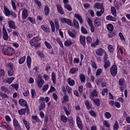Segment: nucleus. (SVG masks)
Returning <instances> with one entry per match:
<instances>
[{
  "label": "nucleus",
  "instance_id": "nucleus-21",
  "mask_svg": "<svg viewBox=\"0 0 130 130\" xmlns=\"http://www.w3.org/2000/svg\"><path fill=\"white\" fill-rule=\"evenodd\" d=\"M79 70V68L77 67H73L71 68L69 71V73L70 74H72V75H75L77 72H78V70Z\"/></svg>",
  "mask_w": 130,
  "mask_h": 130
},
{
  "label": "nucleus",
  "instance_id": "nucleus-47",
  "mask_svg": "<svg viewBox=\"0 0 130 130\" xmlns=\"http://www.w3.org/2000/svg\"><path fill=\"white\" fill-rule=\"evenodd\" d=\"M44 43L47 48H48V49H51V48H52L51 44H50V43H49L48 42L45 41Z\"/></svg>",
  "mask_w": 130,
  "mask_h": 130
},
{
  "label": "nucleus",
  "instance_id": "nucleus-25",
  "mask_svg": "<svg viewBox=\"0 0 130 130\" xmlns=\"http://www.w3.org/2000/svg\"><path fill=\"white\" fill-rule=\"evenodd\" d=\"M19 103L21 106H27V102L24 99H20L19 100Z\"/></svg>",
  "mask_w": 130,
  "mask_h": 130
},
{
  "label": "nucleus",
  "instance_id": "nucleus-58",
  "mask_svg": "<svg viewBox=\"0 0 130 130\" xmlns=\"http://www.w3.org/2000/svg\"><path fill=\"white\" fill-rule=\"evenodd\" d=\"M102 72H103V70H102V69H98L95 73V76L100 75L102 73Z\"/></svg>",
  "mask_w": 130,
  "mask_h": 130
},
{
  "label": "nucleus",
  "instance_id": "nucleus-7",
  "mask_svg": "<svg viewBox=\"0 0 130 130\" xmlns=\"http://www.w3.org/2000/svg\"><path fill=\"white\" fill-rule=\"evenodd\" d=\"M110 72L113 77H115V76H116L117 74V67L116 66L114 65L111 67Z\"/></svg>",
  "mask_w": 130,
  "mask_h": 130
},
{
  "label": "nucleus",
  "instance_id": "nucleus-57",
  "mask_svg": "<svg viewBox=\"0 0 130 130\" xmlns=\"http://www.w3.org/2000/svg\"><path fill=\"white\" fill-rule=\"evenodd\" d=\"M119 36L120 38L121 41H125V38H124V37L123 36V34H122V33L119 32Z\"/></svg>",
  "mask_w": 130,
  "mask_h": 130
},
{
  "label": "nucleus",
  "instance_id": "nucleus-35",
  "mask_svg": "<svg viewBox=\"0 0 130 130\" xmlns=\"http://www.w3.org/2000/svg\"><path fill=\"white\" fill-rule=\"evenodd\" d=\"M50 100V98L49 97L46 96L45 99L44 98L41 96L40 98V101H45L46 103L48 102Z\"/></svg>",
  "mask_w": 130,
  "mask_h": 130
},
{
  "label": "nucleus",
  "instance_id": "nucleus-46",
  "mask_svg": "<svg viewBox=\"0 0 130 130\" xmlns=\"http://www.w3.org/2000/svg\"><path fill=\"white\" fill-rule=\"evenodd\" d=\"M14 69L8 70V75L9 77H12L14 75Z\"/></svg>",
  "mask_w": 130,
  "mask_h": 130
},
{
  "label": "nucleus",
  "instance_id": "nucleus-28",
  "mask_svg": "<svg viewBox=\"0 0 130 130\" xmlns=\"http://www.w3.org/2000/svg\"><path fill=\"white\" fill-rule=\"evenodd\" d=\"M79 78L82 83H85V81L86 80V77H85V75H84L83 73L80 74Z\"/></svg>",
  "mask_w": 130,
  "mask_h": 130
},
{
  "label": "nucleus",
  "instance_id": "nucleus-51",
  "mask_svg": "<svg viewBox=\"0 0 130 130\" xmlns=\"http://www.w3.org/2000/svg\"><path fill=\"white\" fill-rule=\"evenodd\" d=\"M27 20L31 22V24H36V21H35V19L32 17H28Z\"/></svg>",
  "mask_w": 130,
  "mask_h": 130
},
{
  "label": "nucleus",
  "instance_id": "nucleus-54",
  "mask_svg": "<svg viewBox=\"0 0 130 130\" xmlns=\"http://www.w3.org/2000/svg\"><path fill=\"white\" fill-rule=\"evenodd\" d=\"M61 120L65 123L67 122V121H68V118L64 115L61 116Z\"/></svg>",
  "mask_w": 130,
  "mask_h": 130
},
{
  "label": "nucleus",
  "instance_id": "nucleus-18",
  "mask_svg": "<svg viewBox=\"0 0 130 130\" xmlns=\"http://www.w3.org/2000/svg\"><path fill=\"white\" fill-rule=\"evenodd\" d=\"M4 12L5 16L6 17H9L11 15V12L9 10V9L7 8L6 6H4Z\"/></svg>",
  "mask_w": 130,
  "mask_h": 130
},
{
  "label": "nucleus",
  "instance_id": "nucleus-38",
  "mask_svg": "<svg viewBox=\"0 0 130 130\" xmlns=\"http://www.w3.org/2000/svg\"><path fill=\"white\" fill-rule=\"evenodd\" d=\"M99 42H100L99 40L97 39L94 42L92 43L91 44V47H95V46H97V45H99Z\"/></svg>",
  "mask_w": 130,
  "mask_h": 130
},
{
  "label": "nucleus",
  "instance_id": "nucleus-17",
  "mask_svg": "<svg viewBox=\"0 0 130 130\" xmlns=\"http://www.w3.org/2000/svg\"><path fill=\"white\" fill-rule=\"evenodd\" d=\"M74 17L78 20L80 22V24H82L83 23V19L82 18V16L78 13H75L74 14Z\"/></svg>",
  "mask_w": 130,
  "mask_h": 130
},
{
  "label": "nucleus",
  "instance_id": "nucleus-39",
  "mask_svg": "<svg viewBox=\"0 0 130 130\" xmlns=\"http://www.w3.org/2000/svg\"><path fill=\"white\" fill-rule=\"evenodd\" d=\"M69 121L70 125L73 127V126H74L75 125V121H74L73 117H70L69 119Z\"/></svg>",
  "mask_w": 130,
  "mask_h": 130
},
{
  "label": "nucleus",
  "instance_id": "nucleus-56",
  "mask_svg": "<svg viewBox=\"0 0 130 130\" xmlns=\"http://www.w3.org/2000/svg\"><path fill=\"white\" fill-rule=\"evenodd\" d=\"M31 118L34 120H35L36 121H37V122H39V118H38V116L37 115H36V116L32 115L31 116Z\"/></svg>",
  "mask_w": 130,
  "mask_h": 130
},
{
  "label": "nucleus",
  "instance_id": "nucleus-49",
  "mask_svg": "<svg viewBox=\"0 0 130 130\" xmlns=\"http://www.w3.org/2000/svg\"><path fill=\"white\" fill-rule=\"evenodd\" d=\"M20 115H23L26 113V109H21L18 111Z\"/></svg>",
  "mask_w": 130,
  "mask_h": 130
},
{
  "label": "nucleus",
  "instance_id": "nucleus-19",
  "mask_svg": "<svg viewBox=\"0 0 130 130\" xmlns=\"http://www.w3.org/2000/svg\"><path fill=\"white\" fill-rule=\"evenodd\" d=\"M13 124L15 128H20V125L19 124V122H18V120L17 119H13Z\"/></svg>",
  "mask_w": 130,
  "mask_h": 130
},
{
  "label": "nucleus",
  "instance_id": "nucleus-29",
  "mask_svg": "<svg viewBox=\"0 0 130 130\" xmlns=\"http://www.w3.org/2000/svg\"><path fill=\"white\" fill-rule=\"evenodd\" d=\"M68 82L69 85H70V86H71V87H73V86L75 85V80H74V79L68 78Z\"/></svg>",
  "mask_w": 130,
  "mask_h": 130
},
{
  "label": "nucleus",
  "instance_id": "nucleus-23",
  "mask_svg": "<svg viewBox=\"0 0 130 130\" xmlns=\"http://www.w3.org/2000/svg\"><path fill=\"white\" fill-rule=\"evenodd\" d=\"M106 19L108 21H113V22H116V18L113 17L111 15H108V16H106Z\"/></svg>",
  "mask_w": 130,
  "mask_h": 130
},
{
  "label": "nucleus",
  "instance_id": "nucleus-9",
  "mask_svg": "<svg viewBox=\"0 0 130 130\" xmlns=\"http://www.w3.org/2000/svg\"><path fill=\"white\" fill-rule=\"evenodd\" d=\"M93 8L94 9H97V10H104V6L103 4L100 3H95Z\"/></svg>",
  "mask_w": 130,
  "mask_h": 130
},
{
  "label": "nucleus",
  "instance_id": "nucleus-31",
  "mask_svg": "<svg viewBox=\"0 0 130 130\" xmlns=\"http://www.w3.org/2000/svg\"><path fill=\"white\" fill-rule=\"evenodd\" d=\"M41 28L42 29V30H43V31L46 32L47 33H48V32H49V27L46 26V25H42L41 26Z\"/></svg>",
  "mask_w": 130,
  "mask_h": 130
},
{
  "label": "nucleus",
  "instance_id": "nucleus-55",
  "mask_svg": "<svg viewBox=\"0 0 130 130\" xmlns=\"http://www.w3.org/2000/svg\"><path fill=\"white\" fill-rule=\"evenodd\" d=\"M107 29L109 30V31H112L113 30L114 27H113V25L111 24H109L107 26Z\"/></svg>",
  "mask_w": 130,
  "mask_h": 130
},
{
  "label": "nucleus",
  "instance_id": "nucleus-36",
  "mask_svg": "<svg viewBox=\"0 0 130 130\" xmlns=\"http://www.w3.org/2000/svg\"><path fill=\"white\" fill-rule=\"evenodd\" d=\"M6 67L8 70H14V66L12 63H6Z\"/></svg>",
  "mask_w": 130,
  "mask_h": 130
},
{
  "label": "nucleus",
  "instance_id": "nucleus-59",
  "mask_svg": "<svg viewBox=\"0 0 130 130\" xmlns=\"http://www.w3.org/2000/svg\"><path fill=\"white\" fill-rule=\"evenodd\" d=\"M64 7L65 8H66L67 10H68V11H69L70 12L72 11L73 10L72 9V7H71V5H70L69 4H68Z\"/></svg>",
  "mask_w": 130,
  "mask_h": 130
},
{
  "label": "nucleus",
  "instance_id": "nucleus-61",
  "mask_svg": "<svg viewBox=\"0 0 130 130\" xmlns=\"http://www.w3.org/2000/svg\"><path fill=\"white\" fill-rule=\"evenodd\" d=\"M11 5H12L13 10L14 11H16V10L17 9L16 7V3L13 0H11Z\"/></svg>",
  "mask_w": 130,
  "mask_h": 130
},
{
  "label": "nucleus",
  "instance_id": "nucleus-6",
  "mask_svg": "<svg viewBox=\"0 0 130 130\" xmlns=\"http://www.w3.org/2000/svg\"><path fill=\"white\" fill-rule=\"evenodd\" d=\"M4 51L6 52V53H9V54H14L16 51L14 48L13 47H8L7 48L4 49Z\"/></svg>",
  "mask_w": 130,
  "mask_h": 130
},
{
  "label": "nucleus",
  "instance_id": "nucleus-26",
  "mask_svg": "<svg viewBox=\"0 0 130 130\" xmlns=\"http://www.w3.org/2000/svg\"><path fill=\"white\" fill-rule=\"evenodd\" d=\"M51 80L53 84H55L56 83V75H55V73H54V72L52 73Z\"/></svg>",
  "mask_w": 130,
  "mask_h": 130
},
{
  "label": "nucleus",
  "instance_id": "nucleus-34",
  "mask_svg": "<svg viewBox=\"0 0 130 130\" xmlns=\"http://www.w3.org/2000/svg\"><path fill=\"white\" fill-rule=\"evenodd\" d=\"M104 14V9L101 10V11H98L96 12V15L98 17H101L102 15Z\"/></svg>",
  "mask_w": 130,
  "mask_h": 130
},
{
  "label": "nucleus",
  "instance_id": "nucleus-63",
  "mask_svg": "<svg viewBox=\"0 0 130 130\" xmlns=\"http://www.w3.org/2000/svg\"><path fill=\"white\" fill-rule=\"evenodd\" d=\"M105 115L106 118H107L108 119H109V118H110V117H111V114H110V113H109L108 112H106L105 114Z\"/></svg>",
  "mask_w": 130,
  "mask_h": 130
},
{
  "label": "nucleus",
  "instance_id": "nucleus-37",
  "mask_svg": "<svg viewBox=\"0 0 130 130\" xmlns=\"http://www.w3.org/2000/svg\"><path fill=\"white\" fill-rule=\"evenodd\" d=\"M25 60H26V56H23L22 57L20 58V59H19L18 62L19 64H22L25 62Z\"/></svg>",
  "mask_w": 130,
  "mask_h": 130
},
{
  "label": "nucleus",
  "instance_id": "nucleus-41",
  "mask_svg": "<svg viewBox=\"0 0 130 130\" xmlns=\"http://www.w3.org/2000/svg\"><path fill=\"white\" fill-rule=\"evenodd\" d=\"M44 12L45 16H47L49 14V7L48 6H45L44 8Z\"/></svg>",
  "mask_w": 130,
  "mask_h": 130
},
{
  "label": "nucleus",
  "instance_id": "nucleus-30",
  "mask_svg": "<svg viewBox=\"0 0 130 130\" xmlns=\"http://www.w3.org/2000/svg\"><path fill=\"white\" fill-rule=\"evenodd\" d=\"M68 35H69L70 37H72L73 39L76 38V32H73L71 30H68Z\"/></svg>",
  "mask_w": 130,
  "mask_h": 130
},
{
  "label": "nucleus",
  "instance_id": "nucleus-22",
  "mask_svg": "<svg viewBox=\"0 0 130 130\" xmlns=\"http://www.w3.org/2000/svg\"><path fill=\"white\" fill-rule=\"evenodd\" d=\"M26 62H27V68H28V69H31V57H30V56H27L26 59Z\"/></svg>",
  "mask_w": 130,
  "mask_h": 130
},
{
  "label": "nucleus",
  "instance_id": "nucleus-20",
  "mask_svg": "<svg viewBox=\"0 0 130 130\" xmlns=\"http://www.w3.org/2000/svg\"><path fill=\"white\" fill-rule=\"evenodd\" d=\"M15 80L14 77L8 78L3 80L5 83H9V84H11V83Z\"/></svg>",
  "mask_w": 130,
  "mask_h": 130
},
{
  "label": "nucleus",
  "instance_id": "nucleus-42",
  "mask_svg": "<svg viewBox=\"0 0 130 130\" xmlns=\"http://www.w3.org/2000/svg\"><path fill=\"white\" fill-rule=\"evenodd\" d=\"M119 128V124H118V122L117 121L115 122V123L113 125V129L114 130H117Z\"/></svg>",
  "mask_w": 130,
  "mask_h": 130
},
{
  "label": "nucleus",
  "instance_id": "nucleus-40",
  "mask_svg": "<svg viewBox=\"0 0 130 130\" xmlns=\"http://www.w3.org/2000/svg\"><path fill=\"white\" fill-rule=\"evenodd\" d=\"M56 41H57V43L60 45V47L63 48V44H62V41L59 39V38H57L56 39Z\"/></svg>",
  "mask_w": 130,
  "mask_h": 130
},
{
  "label": "nucleus",
  "instance_id": "nucleus-27",
  "mask_svg": "<svg viewBox=\"0 0 130 130\" xmlns=\"http://www.w3.org/2000/svg\"><path fill=\"white\" fill-rule=\"evenodd\" d=\"M62 103H66L69 101V96H68L66 94L64 95L63 98L61 99Z\"/></svg>",
  "mask_w": 130,
  "mask_h": 130
},
{
  "label": "nucleus",
  "instance_id": "nucleus-43",
  "mask_svg": "<svg viewBox=\"0 0 130 130\" xmlns=\"http://www.w3.org/2000/svg\"><path fill=\"white\" fill-rule=\"evenodd\" d=\"M108 49L109 52L112 53L114 51V49H115V48H114V46L110 45H109V46L108 47Z\"/></svg>",
  "mask_w": 130,
  "mask_h": 130
},
{
  "label": "nucleus",
  "instance_id": "nucleus-14",
  "mask_svg": "<svg viewBox=\"0 0 130 130\" xmlns=\"http://www.w3.org/2000/svg\"><path fill=\"white\" fill-rule=\"evenodd\" d=\"M21 17L23 20L28 18V11L26 9H24L22 12Z\"/></svg>",
  "mask_w": 130,
  "mask_h": 130
},
{
  "label": "nucleus",
  "instance_id": "nucleus-64",
  "mask_svg": "<svg viewBox=\"0 0 130 130\" xmlns=\"http://www.w3.org/2000/svg\"><path fill=\"white\" fill-rule=\"evenodd\" d=\"M89 113L91 116H93V117H96V113L93 111H89Z\"/></svg>",
  "mask_w": 130,
  "mask_h": 130
},
{
  "label": "nucleus",
  "instance_id": "nucleus-4",
  "mask_svg": "<svg viewBox=\"0 0 130 130\" xmlns=\"http://www.w3.org/2000/svg\"><path fill=\"white\" fill-rule=\"evenodd\" d=\"M37 83L38 84V86L39 88H41L42 87L43 84H44V80L42 79L41 76H39L37 79Z\"/></svg>",
  "mask_w": 130,
  "mask_h": 130
},
{
  "label": "nucleus",
  "instance_id": "nucleus-15",
  "mask_svg": "<svg viewBox=\"0 0 130 130\" xmlns=\"http://www.w3.org/2000/svg\"><path fill=\"white\" fill-rule=\"evenodd\" d=\"M57 10L58 11V12L59 14H60L61 15H63L64 11L63 9H62V7L60 5L57 4L56 5Z\"/></svg>",
  "mask_w": 130,
  "mask_h": 130
},
{
  "label": "nucleus",
  "instance_id": "nucleus-8",
  "mask_svg": "<svg viewBox=\"0 0 130 130\" xmlns=\"http://www.w3.org/2000/svg\"><path fill=\"white\" fill-rule=\"evenodd\" d=\"M3 37L4 39V40H8L9 39V36L8 35V32H7V30L6 29V27H5V26L3 27Z\"/></svg>",
  "mask_w": 130,
  "mask_h": 130
},
{
  "label": "nucleus",
  "instance_id": "nucleus-2",
  "mask_svg": "<svg viewBox=\"0 0 130 130\" xmlns=\"http://www.w3.org/2000/svg\"><path fill=\"white\" fill-rule=\"evenodd\" d=\"M119 85H120V89L122 92H123V90L125 88V80L124 79L120 78L119 79Z\"/></svg>",
  "mask_w": 130,
  "mask_h": 130
},
{
  "label": "nucleus",
  "instance_id": "nucleus-3",
  "mask_svg": "<svg viewBox=\"0 0 130 130\" xmlns=\"http://www.w3.org/2000/svg\"><path fill=\"white\" fill-rule=\"evenodd\" d=\"M76 123L79 129H82V128H83L82 120L81 119V118L79 117V116H76Z\"/></svg>",
  "mask_w": 130,
  "mask_h": 130
},
{
  "label": "nucleus",
  "instance_id": "nucleus-24",
  "mask_svg": "<svg viewBox=\"0 0 130 130\" xmlns=\"http://www.w3.org/2000/svg\"><path fill=\"white\" fill-rule=\"evenodd\" d=\"M73 44V42L70 39H68L67 40L64 41V45L65 46H71Z\"/></svg>",
  "mask_w": 130,
  "mask_h": 130
},
{
  "label": "nucleus",
  "instance_id": "nucleus-53",
  "mask_svg": "<svg viewBox=\"0 0 130 130\" xmlns=\"http://www.w3.org/2000/svg\"><path fill=\"white\" fill-rule=\"evenodd\" d=\"M73 23H74V27L75 28H79V22L77 21V20H75V19L73 20Z\"/></svg>",
  "mask_w": 130,
  "mask_h": 130
},
{
  "label": "nucleus",
  "instance_id": "nucleus-16",
  "mask_svg": "<svg viewBox=\"0 0 130 130\" xmlns=\"http://www.w3.org/2000/svg\"><path fill=\"white\" fill-rule=\"evenodd\" d=\"M98 92L95 89H94L90 94V98L91 100L94 99V96H97Z\"/></svg>",
  "mask_w": 130,
  "mask_h": 130
},
{
  "label": "nucleus",
  "instance_id": "nucleus-48",
  "mask_svg": "<svg viewBox=\"0 0 130 130\" xmlns=\"http://www.w3.org/2000/svg\"><path fill=\"white\" fill-rule=\"evenodd\" d=\"M49 87V85H48V84H46L44 85L42 89L43 92H45V91H47Z\"/></svg>",
  "mask_w": 130,
  "mask_h": 130
},
{
  "label": "nucleus",
  "instance_id": "nucleus-32",
  "mask_svg": "<svg viewBox=\"0 0 130 130\" xmlns=\"http://www.w3.org/2000/svg\"><path fill=\"white\" fill-rule=\"evenodd\" d=\"M23 123H24V125L26 127V129L27 130L30 129V125L29 124V122H28L25 119H23Z\"/></svg>",
  "mask_w": 130,
  "mask_h": 130
},
{
  "label": "nucleus",
  "instance_id": "nucleus-10",
  "mask_svg": "<svg viewBox=\"0 0 130 130\" xmlns=\"http://www.w3.org/2000/svg\"><path fill=\"white\" fill-rule=\"evenodd\" d=\"M105 51L104 49L100 48L99 49H97L96 50V54L99 56H103L104 55V53H105Z\"/></svg>",
  "mask_w": 130,
  "mask_h": 130
},
{
  "label": "nucleus",
  "instance_id": "nucleus-33",
  "mask_svg": "<svg viewBox=\"0 0 130 130\" xmlns=\"http://www.w3.org/2000/svg\"><path fill=\"white\" fill-rule=\"evenodd\" d=\"M49 23L51 25L52 32H54L55 31V26H54V23H53V21L52 20H50L49 21Z\"/></svg>",
  "mask_w": 130,
  "mask_h": 130
},
{
  "label": "nucleus",
  "instance_id": "nucleus-62",
  "mask_svg": "<svg viewBox=\"0 0 130 130\" xmlns=\"http://www.w3.org/2000/svg\"><path fill=\"white\" fill-rule=\"evenodd\" d=\"M30 93L32 98H34V96H36V91H35V89H31Z\"/></svg>",
  "mask_w": 130,
  "mask_h": 130
},
{
  "label": "nucleus",
  "instance_id": "nucleus-50",
  "mask_svg": "<svg viewBox=\"0 0 130 130\" xmlns=\"http://www.w3.org/2000/svg\"><path fill=\"white\" fill-rule=\"evenodd\" d=\"M81 32L82 33V34H88V31H87V29H86V28H85V27L82 26L81 28Z\"/></svg>",
  "mask_w": 130,
  "mask_h": 130
},
{
  "label": "nucleus",
  "instance_id": "nucleus-12",
  "mask_svg": "<svg viewBox=\"0 0 130 130\" xmlns=\"http://www.w3.org/2000/svg\"><path fill=\"white\" fill-rule=\"evenodd\" d=\"M80 44L83 45V46H86V37L81 35L79 38Z\"/></svg>",
  "mask_w": 130,
  "mask_h": 130
},
{
  "label": "nucleus",
  "instance_id": "nucleus-13",
  "mask_svg": "<svg viewBox=\"0 0 130 130\" xmlns=\"http://www.w3.org/2000/svg\"><path fill=\"white\" fill-rule=\"evenodd\" d=\"M102 20L100 18L96 17L94 21V25L95 26H101Z\"/></svg>",
  "mask_w": 130,
  "mask_h": 130
},
{
  "label": "nucleus",
  "instance_id": "nucleus-44",
  "mask_svg": "<svg viewBox=\"0 0 130 130\" xmlns=\"http://www.w3.org/2000/svg\"><path fill=\"white\" fill-rule=\"evenodd\" d=\"M111 13H112V15L114 17H116V9H115V8L112 7L111 8Z\"/></svg>",
  "mask_w": 130,
  "mask_h": 130
},
{
  "label": "nucleus",
  "instance_id": "nucleus-52",
  "mask_svg": "<svg viewBox=\"0 0 130 130\" xmlns=\"http://www.w3.org/2000/svg\"><path fill=\"white\" fill-rule=\"evenodd\" d=\"M103 125L104 126H106V127H110V124H109V122L107 121V120H105L103 122Z\"/></svg>",
  "mask_w": 130,
  "mask_h": 130
},
{
  "label": "nucleus",
  "instance_id": "nucleus-45",
  "mask_svg": "<svg viewBox=\"0 0 130 130\" xmlns=\"http://www.w3.org/2000/svg\"><path fill=\"white\" fill-rule=\"evenodd\" d=\"M109 67H110V62L109 61H105V64L104 66V69L107 70V68H109Z\"/></svg>",
  "mask_w": 130,
  "mask_h": 130
},
{
  "label": "nucleus",
  "instance_id": "nucleus-1",
  "mask_svg": "<svg viewBox=\"0 0 130 130\" xmlns=\"http://www.w3.org/2000/svg\"><path fill=\"white\" fill-rule=\"evenodd\" d=\"M41 40V39H40L39 37H36L30 40V44L35 47H40L41 46V43H40L39 42Z\"/></svg>",
  "mask_w": 130,
  "mask_h": 130
},
{
  "label": "nucleus",
  "instance_id": "nucleus-11",
  "mask_svg": "<svg viewBox=\"0 0 130 130\" xmlns=\"http://www.w3.org/2000/svg\"><path fill=\"white\" fill-rule=\"evenodd\" d=\"M8 24L9 28L16 29V24H15V22L14 21L10 19H8Z\"/></svg>",
  "mask_w": 130,
  "mask_h": 130
},
{
  "label": "nucleus",
  "instance_id": "nucleus-60",
  "mask_svg": "<svg viewBox=\"0 0 130 130\" xmlns=\"http://www.w3.org/2000/svg\"><path fill=\"white\" fill-rule=\"evenodd\" d=\"M55 25L56 28V31L59 29V25L58 24V20L55 19Z\"/></svg>",
  "mask_w": 130,
  "mask_h": 130
},
{
  "label": "nucleus",
  "instance_id": "nucleus-5",
  "mask_svg": "<svg viewBox=\"0 0 130 130\" xmlns=\"http://www.w3.org/2000/svg\"><path fill=\"white\" fill-rule=\"evenodd\" d=\"M60 21L61 23H66L70 26H73V23L72 22V20L67 19L65 18H61L60 19Z\"/></svg>",
  "mask_w": 130,
  "mask_h": 130
}]
</instances>
